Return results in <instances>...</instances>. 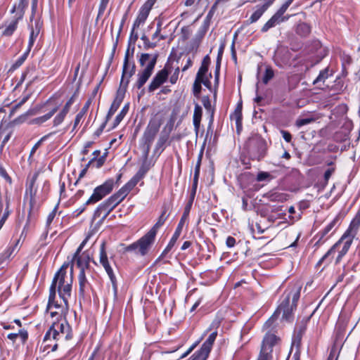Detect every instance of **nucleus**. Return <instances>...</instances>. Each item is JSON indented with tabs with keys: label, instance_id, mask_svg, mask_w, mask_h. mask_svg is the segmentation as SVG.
Masks as SVG:
<instances>
[{
	"label": "nucleus",
	"instance_id": "1",
	"mask_svg": "<svg viewBox=\"0 0 360 360\" xmlns=\"http://www.w3.org/2000/svg\"><path fill=\"white\" fill-rule=\"evenodd\" d=\"M300 286H294L285 292V297L278 307L274 314L265 322L263 328L266 333L263 338L258 360H271L274 349L275 350L281 344V338L270 330L274 328V322L281 314V319L289 320L292 312L297 307L300 296Z\"/></svg>",
	"mask_w": 360,
	"mask_h": 360
},
{
	"label": "nucleus",
	"instance_id": "2",
	"mask_svg": "<svg viewBox=\"0 0 360 360\" xmlns=\"http://www.w3.org/2000/svg\"><path fill=\"white\" fill-rule=\"evenodd\" d=\"M68 265L63 264L60 269L55 274L50 287L51 297H56V290L57 288L59 296L63 302L68 301V297H70L72 283V271L68 277L66 275V269Z\"/></svg>",
	"mask_w": 360,
	"mask_h": 360
},
{
	"label": "nucleus",
	"instance_id": "3",
	"mask_svg": "<svg viewBox=\"0 0 360 360\" xmlns=\"http://www.w3.org/2000/svg\"><path fill=\"white\" fill-rule=\"evenodd\" d=\"M356 233L357 232L354 230L348 228L340 240L335 243L319 260V264H321L324 261H327L328 264L330 263L335 251L338 252V255L335 259V264L340 263L342 257L349 250Z\"/></svg>",
	"mask_w": 360,
	"mask_h": 360
},
{
	"label": "nucleus",
	"instance_id": "4",
	"mask_svg": "<svg viewBox=\"0 0 360 360\" xmlns=\"http://www.w3.org/2000/svg\"><path fill=\"white\" fill-rule=\"evenodd\" d=\"M163 116L156 114L150 118L149 122L141 139V148L142 149L143 158L146 161L150 150V146L163 123Z\"/></svg>",
	"mask_w": 360,
	"mask_h": 360
},
{
	"label": "nucleus",
	"instance_id": "5",
	"mask_svg": "<svg viewBox=\"0 0 360 360\" xmlns=\"http://www.w3.org/2000/svg\"><path fill=\"white\" fill-rule=\"evenodd\" d=\"M70 327L66 321H52L49 330L45 334L43 343L44 349L51 347V351L54 352L57 349L58 344L53 345L49 343L51 340L58 341L61 339L68 340L70 338Z\"/></svg>",
	"mask_w": 360,
	"mask_h": 360
},
{
	"label": "nucleus",
	"instance_id": "6",
	"mask_svg": "<svg viewBox=\"0 0 360 360\" xmlns=\"http://www.w3.org/2000/svg\"><path fill=\"white\" fill-rule=\"evenodd\" d=\"M70 327L66 321H52L49 330L45 334L43 343L44 349L51 347V351L54 352L57 349L58 344L53 345L49 343L51 340L58 341L61 339L68 340L70 338Z\"/></svg>",
	"mask_w": 360,
	"mask_h": 360
},
{
	"label": "nucleus",
	"instance_id": "7",
	"mask_svg": "<svg viewBox=\"0 0 360 360\" xmlns=\"http://www.w3.org/2000/svg\"><path fill=\"white\" fill-rule=\"evenodd\" d=\"M129 191L124 186L114 195L99 205L94 212V218L104 220L108 214L127 197Z\"/></svg>",
	"mask_w": 360,
	"mask_h": 360
},
{
	"label": "nucleus",
	"instance_id": "8",
	"mask_svg": "<svg viewBox=\"0 0 360 360\" xmlns=\"http://www.w3.org/2000/svg\"><path fill=\"white\" fill-rule=\"evenodd\" d=\"M158 55L151 56L149 53H141L139 58V63L143 70L137 74V80L134 84V87L140 89L146 83L148 79L152 75L155 64L157 63Z\"/></svg>",
	"mask_w": 360,
	"mask_h": 360
},
{
	"label": "nucleus",
	"instance_id": "9",
	"mask_svg": "<svg viewBox=\"0 0 360 360\" xmlns=\"http://www.w3.org/2000/svg\"><path fill=\"white\" fill-rule=\"evenodd\" d=\"M210 58L207 56L202 61L193 85V93L195 96H198L200 94L202 84L207 89H211L210 79L212 78V74L208 72Z\"/></svg>",
	"mask_w": 360,
	"mask_h": 360
},
{
	"label": "nucleus",
	"instance_id": "10",
	"mask_svg": "<svg viewBox=\"0 0 360 360\" xmlns=\"http://www.w3.org/2000/svg\"><path fill=\"white\" fill-rule=\"evenodd\" d=\"M155 236L154 234L148 231L137 241L131 243L125 248L126 252H133L136 255L141 256L146 255L150 250L155 242Z\"/></svg>",
	"mask_w": 360,
	"mask_h": 360
},
{
	"label": "nucleus",
	"instance_id": "11",
	"mask_svg": "<svg viewBox=\"0 0 360 360\" xmlns=\"http://www.w3.org/2000/svg\"><path fill=\"white\" fill-rule=\"evenodd\" d=\"M55 297H51L49 294V302L46 307V311L50 315L52 321H65V317L68 311V302H63L58 303V301H55Z\"/></svg>",
	"mask_w": 360,
	"mask_h": 360
},
{
	"label": "nucleus",
	"instance_id": "12",
	"mask_svg": "<svg viewBox=\"0 0 360 360\" xmlns=\"http://www.w3.org/2000/svg\"><path fill=\"white\" fill-rule=\"evenodd\" d=\"M156 1L157 0H147L140 8L136 18L133 23L131 32V37H134V40L138 39V34L135 32V30L145 23Z\"/></svg>",
	"mask_w": 360,
	"mask_h": 360
},
{
	"label": "nucleus",
	"instance_id": "13",
	"mask_svg": "<svg viewBox=\"0 0 360 360\" xmlns=\"http://www.w3.org/2000/svg\"><path fill=\"white\" fill-rule=\"evenodd\" d=\"M114 181L112 179L107 180L102 185L97 186L86 202V205L94 204L98 202L112 191Z\"/></svg>",
	"mask_w": 360,
	"mask_h": 360
},
{
	"label": "nucleus",
	"instance_id": "14",
	"mask_svg": "<svg viewBox=\"0 0 360 360\" xmlns=\"http://www.w3.org/2000/svg\"><path fill=\"white\" fill-rule=\"evenodd\" d=\"M172 71V65L167 63L163 69L158 71L153 78L148 87V91L153 92L163 84L167 81L168 76Z\"/></svg>",
	"mask_w": 360,
	"mask_h": 360
},
{
	"label": "nucleus",
	"instance_id": "15",
	"mask_svg": "<svg viewBox=\"0 0 360 360\" xmlns=\"http://www.w3.org/2000/svg\"><path fill=\"white\" fill-rule=\"evenodd\" d=\"M100 263L102 264V266L105 269L110 281H112V283L113 284L115 295H116L117 287L115 284V276L113 273L112 269L111 268V266L109 264L107 254H106V252L105 250V244L104 243H102L101 248H100Z\"/></svg>",
	"mask_w": 360,
	"mask_h": 360
},
{
	"label": "nucleus",
	"instance_id": "16",
	"mask_svg": "<svg viewBox=\"0 0 360 360\" xmlns=\"http://www.w3.org/2000/svg\"><path fill=\"white\" fill-rule=\"evenodd\" d=\"M53 103V101L51 98L48 100L46 103V105L51 106V108L49 109L48 112L42 116L34 118V120H32V123L34 124L41 125L42 124L49 120L56 113L60 105V103Z\"/></svg>",
	"mask_w": 360,
	"mask_h": 360
},
{
	"label": "nucleus",
	"instance_id": "17",
	"mask_svg": "<svg viewBox=\"0 0 360 360\" xmlns=\"http://www.w3.org/2000/svg\"><path fill=\"white\" fill-rule=\"evenodd\" d=\"M75 101L74 96H72L70 99L65 103L62 109L56 114L54 117L52 124L53 127H57L60 125L65 120L67 115L70 112V108Z\"/></svg>",
	"mask_w": 360,
	"mask_h": 360
},
{
	"label": "nucleus",
	"instance_id": "18",
	"mask_svg": "<svg viewBox=\"0 0 360 360\" xmlns=\"http://www.w3.org/2000/svg\"><path fill=\"white\" fill-rule=\"evenodd\" d=\"M75 101L74 96H72L70 99L65 103L62 109L56 114L54 117L52 124L53 127H57L60 125L65 120L67 115L70 112V108Z\"/></svg>",
	"mask_w": 360,
	"mask_h": 360
},
{
	"label": "nucleus",
	"instance_id": "19",
	"mask_svg": "<svg viewBox=\"0 0 360 360\" xmlns=\"http://www.w3.org/2000/svg\"><path fill=\"white\" fill-rule=\"evenodd\" d=\"M89 257L85 253H79L78 255L77 253H75L72 259L71 270L73 269V265L76 264L77 266L80 269L79 271L91 273L89 269Z\"/></svg>",
	"mask_w": 360,
	"mask_h": 360
},
{
	"label": "nucleus",
	"instance_id": "20",
	"mask_svg": "<svg viewBox=\"0 0 360 360\" xmlns=\"http://www.w3.org/2000/svg\"><path fill=\"white\" fill-rule=\"evenodd\" d=\"M188 212H189V209L187 208L186 210V211L184 212V214H183V216H182V217H181V220H180V221H179L176 229V231H175L174 233L173 234L172 238L170 239L168 245H167V247L165 248V249L162 252V255H164L166 253H167L168 252H169L171 250V249L175 245L176 240H178V238H179V236L181 235V231H182V229H183V226H184V220L186 218Z\"/></svg>",
	"mask_w": 360,
	"mask_h": 360
},
{
	"label": "nucleus",
	"instance_id": "21",
	"mask_svg": "<svg viewBox=\"0 0 360 360\" xmlns=\"http://www.w3.org/2000/svg\"><path fill=\"white\" fill-rule=\"evenodd\" d=\"M263 4H258L255 7V11L248 20V24L256 22L273 4L275 0H262Z\"/></svg>",
	"mask_w": 360,
	"mask_h": 360
},
{
	"label": "nucleus",
	"instance_id": "22",
	"mask_svg": "<svg viewBox=\"0 0 360 360\" xmlns=\"http://www.w3.org/2000/svg\"><path fill=\"white\" fill-rule=\"evenodd\" d=\"M134 69L135 66L133 64L132 66L130 68L129 64V53L128 51L126 53L124 59V64H123V70H122V76L121 79V85L124 84V86H126L129 82V78L134 75Z\"/></svg>",
	"mask_w": 360,
	"mask_h": 360
},
{
	"label": "nucleus",
	"instance_id": "23",
	"mask_svg": "<svg viewBox=\"0 0 360 360\" xmlns=\"http://www.w3.org/2000/svg\"><path fill=\"white\" fill-rule=\"evenodd\" d=\"M148 168L143 164L137 173L124 186L129 191H131L138 182L145 176Z\"/></svg>",
	"mask_w": 360,
	"mask_h": 360
},
{
	"label": "nucleus",
	"instance_id": "24",
	"mask_svg": "<svg viewBox=\"0 0 360 360\" xmlns=\"http://www.w3.org/2000/svg\"><path fill=\"white\" fill-rule=\"evenodd\" d=\"M91 273L79 271L78 275L79 282V292L81 296H84V294L91 289V285L87 279V275H90Z\"/></svg>",
	"mask_w": 360,
	"mask_h": 360
},
{
	"label": "nucleus",
	"instance_id": "25",
	"mask_svg": "<svg viewBox=\"0 0 360 360\" xmlns=\"http://www.w3.org/2000/svg\"><path fill=\"white\" fill-rule=\"evenodd\" d=\"M22 18V15H19L18 17H13L11 20L5 22V29L2 34L6 37H9L13 34L18 27L19 20Z\"/></svg>",
	"mask_w": 360,
	"mask_h": 360
},
{
	"label": "nucleus",
	"instance_id": "26",
	"mask_svg": "<svg viewBox=\"0 0 360 360\" xmlns=\"http://www.w3.org/2000/svg\"><path fill=\"white\" fill-rule=\"evenodd\" d=\"M124 98V92L122 91L121 89H119L117 93V96L113 101L112 103L111 104V106L109 109V111L108 112L107 117L110 118L112 117L115 112L117 110V109L120 108V104L122 102V100Z\"/></svg>",
	"mask_w": 360,
	"mask_h": 360
},
{
	"label": "nucleus",
	"instance_id": "27",
	"mask_svg": "<svg viewBox=\"0 0 360 360\" xmlns=\"http://www.w3.org/2000/svg\"><path fill=\"white\" fill-rule=\"evenodd\" d=\"M168 217L167 210L164 207L160 216L159 217L157 222L154 226L148 231L155 236H156L158 230L165 224V221Z\"/></svg>",
	"mask_w": 360,
	"mask_h": 360
},
{
	"label": "nucleus",
	"instance_id": "28",
	"mask_svg": "<svg viewBox=\"0 0 360 360\" xmlns=\"http://www.w3.org/2000/svg\"><path fill=\"white\" fill-rule=\"evenodd\" d=\"M285 20V18H280L274 14L262 27L261 32H266L269 29L275 27L277 24Z\"/></svg>",
	"mask_w": 360,
	"mask_h": 360
},
{
	"label": "nucleus",
	"instance_id": "29",
	"mask_svg": "<svg viewBox=\"0 0 360 360\" xmlns=\"http://www.w3.org/2000/svg\"><path fill=\"white\" fill-rule=\"evenodd\" d=\"M202 110L201 106L199 104L196 103L195 105L193 117V125H194V127L196 131H198L199 129L201 117H202Z\"/></svg>",
	"mask_w": 360,
	"mask_h": 360
},
{
	"label": "nucleus",
	"instance_id": "30",
	"mask_svg": "<svg viewBox=\"0 0 360 360\" xmlns=\"http://www.w3.org/2000/svg\"><path fill=\"white\" fill-rule=\"evenodd\" d=\"M12 135V131L8 130L6 127H0V139L3 137L0 150L2 151L6 143L10 140Z\"/></svg>",
	"mask_w": 360,
	"mask_h": 360
},
{
	"label": "nucleus",
	"instance_id": "31",
	"mask_svg": "<svg viewBox=\"0 0 360 360\" xmlns=\"http://www.w3.org/2000/svg\"><path fill=\"white\" fill-rule=\"evenodd\" d=\"M217 335V331H214L212 333H210V335L208 336L207 339L202 344L201 348L203 349L205 351L210 352L212 345L216 340Z\"/></svg>",
	"mask_w": 360,
	"mask_h": 360
},
{
	"label": "nucleus",
	"instance_id": "32",
	"mask_svg": "<svg viewBox=\"0 0 360 360\" xmlns=\"http://www.w3.org/2000/svg\"><path fill=\"white\" fill-rule=\"evenodd\" d=\"M231 118L233 120H235L236 124V128H237V131H238V133H239L240 131L242 129V112H241V108L238 107L235 110L233 114L231 116Z\"/></svg>",
	"mask_w": 360,
	"mask_h": 360
},
{
	"label": "nucleus",
	"instance_id": "33",
	"mask_svg": "<svg viewBox=\"0 0 360 360\" xmlns=\"http://www.w3.org/2000/svg\"><path fill=\"white\" fill-rule=\"evenodd\" d=\"M27 333L25 330H20L18 333H9L7 335L8 339L11 340L13 342H15V340L19 338L21 341L24 342L27 339Z\"/></svg>",
	"mask_w": 360,
	"mask_h": 360
},
{
	"label": "nucleus",
	"instance_id": "34",
	"mask_svg": "<svg viewBox=\"0 0 360 360\" xmlns=\"http://www.w3.org/2000/svg\"><path fill=\"white\" fill-rule=\"evenodd\" d=\"M30 97V95L29 94H25L18 101H16L15 103L12 106L10 115H14L15 112H17V110L28 101Z\"/></svg>",
	"mask_w": 360,
	"mask_h": 360
},
{
	"label": "nucleus",
	"instance_id": "35",
	"mask_svg": "<svg viewBox=\"0 0 360 360\" xmlns=\"http://www.w3.org/2000/svg\"><path fill=\"white\" fill-rule=\"evenodd\" d=\"M340 217L339 216H336L321 231V238H323L326 236L333 228L334 226L339 222Z\"/></svg>",
	"mask_w": 360,
	"mask_h": 360
},
{
	"label": "nucleus",
	"instance_id": "36",
	"mask_svg": "<svg viewBox=\"0 0 360 360\" xmlns=\"http://www.w3.org/2000/svg\"><path fill=\"white\" fill-rule=\"evenodd\" d=\"M210 352L200 349L196 351L191 357L190 360H206Z\"/></svg>",
	"mask_w": 360,
	"mask_h": 360
},
{
	"label": "nucleus",
	"instance_id": "37",
	"mask_svg": "<svg viewBox=\"0 0 360 360\" xmlns=\"http://www.w3.org/2000/svg\"><path fill=\"white\" fill-rule=\"evenodd\" d=\"M11 202V198L8 195L6 196V209L5 212L0 219V229L3 226L4 222L6 221V219L8 218V215L10 214L11 211L9 210V206Z\"/></svg>",
	"mask_w": 360,
	"mask_h": 360
},
{
	"label": "nucleus",
	"instance_id": "38",
	"mask_svg": "<svg viewBox=\"0 0 360 360\" xmlns=\"http://www.w3.org/2000/svg\"><path fill=\"white\" fill-rule=\"evenodd\" d=\"M56 134V131H51L44 136H43L35 144L34 146L32 147V150H31V153H30V156L32 155L35 151L38 149V148L41 146V144L44 142L45 141H46L49 138H50L51 136H52L53 135H54Z\"/></svg>",
	"mask_w": 360,
	"mask_h": 360
},
{
	"label": "nucleus",
	"instance_id": "39",
	"mask_svg": "<svg viewBox=\"0 0 360 360\" xmlns=\"http://www.w3.org/2000/svg\"><path fill=\"white\" fill-rule=\"evenodd\" d=\"M168 139V134L166 135H161L155 145V152H158V150H160L161 152L164 150L165 149V144L167 142Z\"/></svg>",
	"mask_w": 360,
	"mask_h": 360
},
{
	"label": "nucleus",
	"instance_id": "40",
	"mask_svg": "<svg viewBox=\"0 0 360 360\" xmlns=\"http://www.w3.org/2000/svg\"><path fill=\"white\" fill-rule=\"evenodd\" d=\"M293 0H287L281 6V8L277 11V12L275 13L277 16H278L280 18H285V20L288 19V18H283V15L285 13V12L287 11L288 8L290 6V5L292 3Z\"/></svg>",
	"mask_w": 360,
	"mask_h": 360
},
{
	"label": "nucleus",
	"instance_id": "41",
	"mask_svg": "<svg viewBox=\"0 0 360 360\" xmlns=\"http://www.w3.org/2000/svg\"><path fill=\"white\" fill-rule=\"evenodd\" d=\"M129 110V105H125L122 110L120 112V113L116 116L115 120L114 121V127H117L121 121L123 120L126 114L127 113Z\"/></svg>",
	"mask_w": 360,
	"mask_h": 360
},
{
	"label": "nucleus",
	"instance_id": "42",
	"mask_svg": "<svg viewBox=\"0 0 360 360\" xmlns=\"http://www.w3.org/2000/svg\"><path fill=\"white\" fill-rule=\"evenodd\" d=\"M179 72H180V69L178 65H176V67L172 66V71L171 73H169L171 75L169 77V82L172 84H174L177 82L178 79H179Z\"/></svg>",
	"mask_w": 360,
	"mask_h": 360
},
{
	"label": "nucleus",
	"instance_id": "43",
	"mask_svg": "<svg viewBox=\"0 0 360 360\" xmlns=\"http://www.w3.org/2000/svg\"><path fill=\"white\" fill-rule=\"evenodd\" d=\"M214 6H213L210 11H209V13H207V16H206V18L205 20V22H204V25L202 27V34L204 35L205 33L206 32L207 28H208V26H209V24H210V21L211 20V18H212L213 16V14H214Z\"/></svg>",
	"mask_w": 360,
	"mask_h": 360
},
{
	"label": "nucleus",
	"instance_id": "44",
	"mask_svg": "<svg viewBox=\"0 0 360 360\" xmlns=\"http://www.w3.org/2000/svg\"><path fill=\"white\" fill-rule=\"evenodd\" d=\"M310 31V27L306 23H301L297 26V32L299 34L305 36L309 34Z\"/></svg>",
	"mask_w": 360,
	"mask_h": 360
},
{
	"label": "nucleus",
	"instance_id": "45",
	"mask_svg": "<svg viewBox=\"0 0 360 360\" xmlns=\"http://www.w3.org/2000/svg\"><path fill=\"white\" fill-rule=\"evenodd\" d=\"M30 51H28V49L19 58L18 60L14 63L13 65V68L17 69L20 66L22 65V63L25 62L26 58H27V56L29 54Z\"/></svg>",
	"mask_w": 360,
	"mask_h": 360
},
{
	"label": "nucleus",
	"instance_id": "46",
	"mask_svg": "<svg viewBox=\"0 0 360 360\" xmlns=\"http://www.w3.org/2000/svg\"><path fill=\"white\" fill-rule=\"evenodd\" d=\"M201 158H202V156L200 155L199 158H198V162L196 163V165H195V174H194V178H193V185H194V186H196V185L198 184V176H199V174H200V163H201Z\"/></svg>",
	"mask_w": 360,
	"mask_h": 360
},
{
	"label": "nucleus",
	"instance_id": "47",
	"mask_svg": "<svg viewBox=\"0 0 360 360\" xmlns=\"http://www.w3.org/2000/svg\"><path fill=\"white\" fill-rule=\"evenodd\" d=\"M274 73L273 70L271 68H266L264 77L262 78L263 82L266 84L269 82L270 79L274 77Z\"/></svg>",
	"mask_w": 360,
	"mask_h": 360
},
{
	"label": "nucleus",
	"instance_id": "48",
	"mask_svg": "<svg viewBox=\"0 0 360 360\" xmlns=\"http://www.w3.org/2000/svg\"><path fill=\"white\" fill-rule=\"evenodd\" d=\"M192 33V30L189 26L183 27L181 30V38L183 40L189 39Z\"/></svg>",
	"mask_w": 360,
	"mask_h": 360
},
{
	"label": "nucleus",
	"instance_id": "49",
	"mask_svg": "<svg viewBox=\"0 0 360 360\" xmlns=\"http://www.w3.org/2000/svg\"><path fill=\"white\" fill-rule=\"evenodd\" d=\"M39 30H37L36 32L34 31L33 30H32V32L30 33V39H29V42H28V46H27L28 51H30V50L34 43V41L39 34Z\"/></svg>",
	"mask_w": 360,
	"mask_h": 360
},
{
	"label": "nucleus",
	"instance_id": "50",
	"mask_svg": "<svg viewBox=\"0 0 360 360\" xmlns=\"http://www.w3.org/2000/svg\"><path fill=\"white\" fill-rule=\"evenodd\" d=\"M328 70L325 69L320 72L319 76L314 81V84H316L320 82H324L325 79L328 78Z\"/></svg>",
	"mask_w": 360,
	"mask_h": 360
},
{
	"label": "nucleus",
	"instance_id": "51",
	"mask_svg": "<svg viewBox=\"0 0 360 360\" xmlns=\"http://www.w3.org/2000/svg\"><path fill=\"white\" fill-rule=\"evenodd\" d=\"M58 207V205H56L55 206V207L53 208V210L49 214L47 219H46V225L47 226H49L52 223L53 219L55 218V217L56 215Z\"/></svg>",
	"mask_w": 360,
	"mask_h": 360
},
{
	"label": "nucleus",
	"instance_id": "52",
	"mask_svg": "<svg viewBox=\"0 0 360 360\" xmlns=\"http://www.w3.org/2000/svg\"><path fill=\"white\" fill-rule=\"evenodd\" d=\"M34 71V67L27 68V70L22 74L21 81H23L27 78L29 79V82H31L33 79V77H31V73H32Z\"/></svg>",
	"mask_w": 360,
	"mask_h": 360
},
{
	"label": "nucleus",
	"instance_id": "53",
	"mask_svg": "<svg viewBox=\"0 0 360 360\" xmlns=\"http://www.w3.org/2000/svg\"><path fill=\"white\" fill-rule=\"evenodd\" d=\"M141 40L143 41L144 48L146 49H153L156 46V44L150 42L146 35L141 37Z\"/></svg>",
	"mask_w": 360,
	"mask_h": 360
},
{
	"label": "nucleus",
	"instance_id": "54",
	"mask_svg": "<svg viewBox=\"0 0 360 360\" xmlns=\"http://www.w3.org/2000/svg\"><path fill=\"white\" fill-rule=\"evenodd\" d=\"M109 1L110 0H101L99 8H98V16H101L103 14L105 10L106 9L107 6L109 3Z\"/></svg>",
	"mask_w": 360,
	"mask_h": 360
},
{
	"label": "nucleus",
	"instance_id": "55",
	"mask_svg": "<svg viewBox=\"0 0 360 360\" xmlns=\"http://www.w3.org/2000/svg\"><path fill=\"white\" fill-rule=\"evenodd\" d=\"M314 121L312 118H303L297 120L296 122V124L297 127H300L304 125L308 124Z\"/></svg>",
	"mask_w": 360,
	"mask_h": 360
},
{
	"label": "nucleus",
	"instance_id": "56",
	"mask_svg": "<svg viewBox=\"0 0 360 360\" xmlns=\"http://www.w3.org/2000/svg\"><path fill=\"white\" fill-rule=\"evenodd\" d=\"M84 116H85L84 115H83L82 113H81L79 112L77 113V115L75 117V121H74L72 130H75L76 129V127L78 126V124L80 123V122L84 119Z\"/></svg>",
	"mask_w": 360,
	"mask_h": 360
},
{
	"label": "nucleus",
	"instance_id": "57",
	"mask_svg": "<svg viewBox=\"0 0 360 360\" xmlns=\"http://www.w3.org/2000/svg\"><path fill=\"white\" fill-rule=\"evenodd\" d=\"M269 176H270L269 173L266 172H260L258 173V174L257 176V180L258 181H264L266 179H268Z\"/></svg>",
	"mask_w": 360,
	"mask_h": 360
},
{
	"label": "nucleus",
	"instance_id": "58",
	"mask_svg": "<svg viewBox=\"0 0 360 360\" xmlns=\"http://www.w3.org/2000/svg\"><path fill=\"white\" fill-rule=\"evenodd\" d=\"M226 244L228 248H233L236 244V239L232 236H229L226 238Z\"/></svg>",
	"mask_w": 360,
	"mask_h": 360
},
{
	"label": "nucleus",
	"instance_id": "59",
	"mask_svg": "<svg viewBox=\"0 0 360 360\" xmlns=\"http://www.w3.org/2000/svg\"><path fill=\"white\" fill-rule=\"evenodd\" d=\"M281 134H282L283 138L284 139V140L286 142L290 143L291 141L292 136H291V134L288 131L282 130Z\"/></svg>",
	"mask_w": 360,
	"mask_h": 360
},
{
	"label": "nucleus",
	"instance_id": "60",
	"mask_svg": "<svg viewBox=\"0 0 360 360\" xmlns=\"http://www.w3.org/2000/svg\"><path fill=\"white\" fill-rule=\"evenodd\" d=\"M333 172H334L333 168H329L325 172L324 179L326 182L329 180V179L330 178V176Z\"/></svg>",
	"mask_w": 360,
	"mask_h": 360
},
{
	"label": "nucleus",
	"instance_id": "61",
	"mask_svg": "<svg viewBox=\"0 0 360 360\" xmlns=\"http://www.w3.org/2000/svg\"><path fill=\"white\" fill-rule=\"evenodd\" d=\"M0 176L8 181H11V178L7 174L6 171L0 165Z\"/></svg>",
	"mask_w": 360,
	"mask_h": 360
},
{
	"label": "nucleus",
	"instance_id": "62",
	"mask_svg": "<svg viewBox=\"0 0 360 360\" xmlns=\"http://www.w3.org/2000/svg\"><path fill=\"white\" fill-rule=\"evenodd\" d=\"M90 106V101H88L82 107V110L79 111V112L82 113L83 115H86L89 108Z\"/></svg>",
	"mask_w": 360,
	"mask_h": 360
},
{
	"label": "nucleus",
	"instance_id": "63",
	"mask_svg": "<svg viewBox=\"0 0 360 360\" xmlns=\"http://www.w3.org/2000/svg\"><path fill=\"white\" fill-rule=\"evenodd\" d=\"M105 161V155H103L102 157L99 158L96 160V167H101Z\"/></svg>",
	"mask_w": 360,
	"mask_h": 360
},
{
	"label": "nucleus",
	"instance_id": "64",
	"mask_svg": "<svg viewBox=\"0 0 360 360\" xmlns=\"http://www.w3.org/2000/svg\"><path fill=\"white\" fill-rule=\"evenodd\" d=\"M327 360H338L334 350H331Z\"/></svg>",
	"mask_w": 360,
	"mask_h": 360
}]
</instances>
